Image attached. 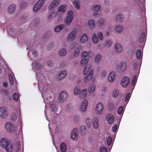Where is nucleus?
Instances as JSON below:
<instances>
[{
	"instance_id": "nucleus-1",
	"label": "nucleus",
	"mask_w": 152,
	"mask_h": 152,
	"mask_svg": "<svg viewBox=\"0 0 152 152\" xmlns=\"http://www.w3.org/2000/svg\"><path fill=\"white\" fill-rule=\"evenodd\" d=\"M68 98V95L66 92L63 91L60 94L58 99L59 102H62L65 101Z\"/></svg>"
},
{
	"instance_id": "nucleus-2",
	"label": "nucleus",
	"mask_w": 152,
	"mask_h": 152,
	"mask_svg": "<svg viewBox=\"0 0 152 152\" xmlns=\"http://www.w3.org/2000/svg\"><path fill=\"white\" fill-rule=\"evenodd\" d=\"M126 63L124 62H122L118 64L117 67V70L119 72H121L124 71L126 68Z\"/></svg>"
},
{
	"instance_id": "nucleus-3",
	"label": "nucleus",
	"mask_w": 152,
	"mask_h": 152,
	"mask_svg": "<svg viewBox=\"0 0 152 152\" xmlns=\"http://www.w3.org/2000/svg\"><path fill=\"white\" fill-rule=\"evenodd\" d=\"M45 2L44 0H39L37 2L33 8V11L37 12L39 9L41 8Z\"/></svg>"
},
{
	"instance_id": "nucleus-4",
	"label": "nucleus",
	"mask_w": 152,
	"mask_h": 152,
	"mask_svg": "<svg viewBox=\"0 0 152 152\" xmlns=\"http://www.w3.org/2000/svg\"><path fill=\"white\" fill-rule=\"evenodd\" d=\"M8 115L7 108L5 107H0V117L2 118H5Z\"/></svg>"
},
{
	"instance_id": "nucleus-5",
	"label": "nucleus",
	"mask_w": 152,
	"mask_h": 152,
	"mask_svg": "<svg viewBox=\"0 0 152 152\" xmlns=\"http://www.w3.org/2000/svg\"><path fill=\"white\" fill-rule=\"evenodd\" d=\"M78 131L77 128H75L72 131L71 134V137L72 140H77L78 138Z\"/></svg>"
},
{
	"instance_id": "nucleus-6",
	"label": "nucleus",
	"mask_w": 152,
	"mask_h": 152,
	"mask_svg": "<svg viewBox=\"0 0 152 152\" xmlns=\"http://www.w3.org/2000/svg\"><path fill=\"white\" fill-rule=\"evenodd\" d=\"M129 83V78L127 77H124L121 80V84L124 87H126Z\"/></svg>"
},
{
	"instance_id": "nucleus-7",
	"label": "nucleus",
	"mask_w": 152,
	"mask_h": 152,
	"mask_svg": "<svg viewBox=\"0 0 152 152\" xmlns=\"http://www.w3.org/2000/svg\"><path fill=\"white\" fill-rule=\"evenodd\" d=\"M5 128L7 132H10L13 131L15 129V127L11 123L7 122L5 124Z\"/></svg>"
},
{
	"instance_id": "nucleus-8",
	"label": "nucleus",
	"mask_w": 152,
	"mask_h": 152,
	"mask_svg": "<svg viewBox=\"0 0 152 152\" xmlns=\"http://www.w3.org/2000/svg\"><path fill=\"white\" fill-rule=\"evenodd\" d=\"M103 109V104L101 103H99L97 105L96 107V110L97 113L99 114L102 113Z\"/></svg>"
},
{
	"instance_id": "nucleus-9",
	"label": "nucleus",
	"mask_w": 152,
	"mask_h": 152,
	"mask_svg": "<svg viewBox=\"0 0 152 152\" xmlns=\"http://www.w3.org/2000/svg\"><path fill=\"white\" fill-rule=\"evenodd\" d=\"M88 103V102L87 100L85 99L83 101L80 105V110L81 111L84 112L86 111L87 106Z\"/></svg>"
},
{
	"instance_id": "nucleus-10",
	"label": "nucleus",
	"mask_w": 152,
	"mask_h": 152,
	"mask_svg": "<svg viewBox=\"0 0 152 152\" xmlns=\"http://www.w3.org/2000/svg\"><path fill=\"white\" fill-rule=\"evenodd\" d=\"M60 2V0H54L50 5L49 9L50 10H52L53 8L57 6Z\"/></svg>"
},
{
	"instance_id": "nucleus-11",
	"label": "nucleus",
	"mask_w": 152,
	"mask_h": 152,
	"mask_svg": "<svg viewBox=\"0 0 152 152\" xmlns=\"http://www.w3.org/2000/svg\"><path fill=\"white\" fill-rule=\"evenodd\" d=\"M106 119L108 123L110 124L113 122L114 118L112 114H108L106 115Z\"/></svg>"
},
{
	"instance_id": "nucleus-12",
	"label": "nucleus",
	"mask_w": 152,
	"mask_h": 152,
	"mask_svg": "<svg viewBox=\"0 0 152 152\" xmlns=\"http://www.w3.org/2000/svg\"><path fill=\"white\" fill-rule=\"evenodd\" d=\"M77 32V30L76 29H74L70 33L68 37V39L69 40H72L74 39L75 37Z\"/></svg>"
},
{
	"instance_id": "nucleus-13",
	"label": "nucleus",
	"mask_w": 152,
	"mask_h": 152,
	"mask_svg": "<svg viewBox=\"0 0 152 152\" xmlns=\"http://www.w3.org/2000/svg\"><path fill=\"white\" fill-rule=\"evenodd\" d=\"M9 141L4 138L1 139L0 140V145L3 148H5Z\"/></svg>"
},
{
	"instance_id": "nucleus-14",
	"label": "nucleus",
	"mask_w": 152,
	"mask_h": 152,
	"mask_svg": "<svg viewBox=\"0 0 152 152\" xmlns=\"http://www.w3.org/2000/svg\"><path fill=\"white\" fill-rule=\"evenodd\" d=\"M16 5L14 4H11L8 7V11L9 13H13L15 11Z\"/></svg>"
},
{
	"instance_id": "nucleus-15",
	"label": "nucleus",
	"mask_w": 152,
	"mask_h": 152,
	"mask_svg": "<svg viewBox=\"0 0 152 152\" xmlns=\"http://www.w3.org/2000/svg\"><path fill=\"white\" fill-rule=\"evenodd\" d=\"M115 74L114 72H112L110 73L108 77V80L109 82H112L115 79Z\"/></svg>"
},
{
	"instance_id": "nucleus-16",
	"label": "nucleus",
	"mask_w": 152,
	"mask_h": 152,
	"mask_svg": "<svg viewBox=\"0 0 152 152\" xmlns=\"http://www.w3.org/2000/svg\"><path fill=\"white\" fill-rule=\"evenodd\" d=\"M67 71L66 70H63L61 71L58 75L59 80H61L64 77L67 75Z\"/></svg>"
},
{
	"instance_id": "nucleus-17",
	"label": "nucleus",
	"mask_w": 152,
	"mask_h": 152,
	"mask_svg": "<svg viewBox=\"0 0 152 152\" xmlns=\"http://www.w3.org/2000/svg\"><path fill=\"white\" fill-rule=\"evenodd\" d=\"M93 73V70L91 69L89 74L84 78V80L86 81H89L91 80L92 77V75Z\"/></svg>"
},
{
	"instance_id": "nucleus-18",
	"label": "nucleus",
	"mask_w": 152,
	"mask_h": 152,
	"mask_svg": "<svg viewBox=\"0 0 152 152\" xmlns=\"http://www.w3.org/2000/svg\"><path fill=\"white\" fill-rule=\"evenodd\" d=\"M91 65L89 64H88L85 66L84 69V70L83 72V74L84 75H86L89 72H91Z\"/></svg>"
},
{
	"instance_id": "nucleus-19",
	"label": "nucleus",
	"mask_w": 152,
	"mask_h": 152,
	"mask_svg": "<svg viewBox=\"0 0 152 152\" xmlns=\"http://www.w3.org/2000/svg\"><path fill=\"white\" fill-rule=\"evenodd\" d=\"M137 1V3L139 5V7L142 9H143L145 6V0H136Z\"/></svg>"
},
{
	"instance_id": "nucleus-20",
	"label": "nucleus",
	"mask_w": 152,
	"mask_h": 152,
	"mask_svg": "<svg viewBox=\"0 0 152 152\" xmlns=\"http://www.w3.org/2000/svg\"><path fill=\"white\" fill-rule=\"evenodd\" d=\"M123 19V15L121 13H120L116 16L115 20L117 22H121Z\"/></svg>"
},
{
	"instance_id": "nucleus-21",
	"label": "nucleus",
	"mask_w": 152,
	"mask_h": 152,
	"mask_svg": "<svg viewBox=\"0 0 152 152\" xmlns=\"http://www.w3.org/2000/svg\"><path fill=\"white\" fill-rule=\"evenodd\" d=\"M8 152H12L13 150V145L9 142L5 148Z\"/></svg>"
},
{
	"instance_id": "nucleus-22",
	"label": "nucleus",
	"mask_w": 152,
	"mask_h": 152,
	"mask_svg": "<svg viewBox=\"0 0 152 152\" xmlns=\"http://www.w3.org/2000/svg\"><path fill=\"white\" fill-rule=\"evenodd\" d=\"M60 148L62 152H66L67 147L66 144L64 142L62 143L60 145Z\"/></svg>"
},
{
	"instance_id": "nucleus-23",
	"label": "nucleus",
	"mask_w": 152,
	"mask_h": 152,
	"mask_svg": "<svg viewBox=\"0 0 152 152\" xmlns=\"http://www.w3.org/2000/svg\"><path fill=\"white\" fill-rule=\"evenodd\" d=\"M88 40V37L87 35L86 34H84L80 40V41L81 43H84L86 42Z\"/></svg>"
},
{
	"instance_id": "nucleus-24",
	"label": "nucleus",
	"mask_w": 152,
	"mask_h": 152,
	"mask_svg": "<svg viewBox=\"0 0 152 152\" xmlns=\"http://www.w3.org/2000/svg\"><path fill=\"white\" fill-rule=\"evenodd\" d=\"M93 125L95 129H97L98 127V119L97 117L94 118Z\"/></svg>"
},
{
	"instance_id": "nucleus-25",
	"label": "nucleus",
	"mask_w": 152,
	"mask_h": 152,
	"mask_svg": "<svg viewBox=\"0 0 152 152\" xmlns=\"http://www.w3.org/2000/svg\"><path fill=\"white\" fill-rule=\"evenodd\" d=\"M64 27V25H61L56 27L54 28V31L56 32H58L60 31L61 30L63 29Z\"/></svg>"
},
{
	"instance_id": "nucleus-26",
	"label": "nucleus",
	"mask_w": 152,
	"mask_h": 152,
	"mask_svg": "<svg viewBox=\"0 0 152 152\" xmlns=\"http://www.w3.org/2000/svg\"><path fill=\"white\" fill-rule=\"evenodd\" d=\"M87 89H84L82 91L80 94L79 96L80 98L83 99L85 98L86 95Z\"/></svg>"
},
{
	"instance_id": "nucleus-27",
	"label": "nucleus",
	"mask_w": 152,
	"mask_h": 152,
	"mask_svg": "<svg viewBox=\"0 0 152 152\" xmlns=\"http://www.w3.org/2000/svg\"><path fill=\"white\" fill-rule=\"evenodd\" d=\"M73 19V17L68 16L66 19V22L68 25H69L72 22Z\"/></svg>"
},
{
	"instance_id": "nucleus-28",
	"label": "nucleus",
	"mask_w": 152,
	"mask_h": 152,
	"mask_svg": "<svg viewBox=\"0 0 152 152\" xmlns=\"http://www.w3.org/2000/svg\"><path fill=\"white\" fill-rule=\"evenodd\" d=\"M88 60L86 58H84L81 60L80 62V65L83 66L86 64L88 62Z\"/></svg>"
},
{
	"instance_id": "nucleus-29",
	"label": "nucleus",
	"mask_w": 152,
	"mask_h": 152,
	"mask_svg": "<svg viewBox=\"0 0 152 152\" xmlns=\"http://www.w3.org/2000/svg\"><path fill=\"white\" fill-rule=\"evenodd\" d=\"M115 48L116 51L120 52L122 50V48L121 45L118 43L116 44L115 46Z\"/></svg>"
},
{
	"instance_id": "nucleus-30",
	"label": "nucleus",
	"mask_w": 152,
	"mask_h": 152,
	"mask_svg": "<svg viewBox=\"0 0 152 152\" xmlns=\"http://www.w3.org/2000/svg\"><path fill=\"white\" fill-rule=\"evenodd\" d=\"M119 93L118 91L116 89H114L112 93V96L114 98L116 97L118 95Z\"/></svg>"
},
{
	"instance_id": "nucleus-31",
	"label": "nucleus",
	"mask_w": 152,
	"mask_h": 152,
	"mask_svg": "<svg viewBox=\"0 0 152 152\" xmlns=\"http://www.w3.org/2000/svg\"><path fill=\"white\" fill-rule=\"evenodd\" d=\"M50 108L52 111H57V106L54 104H51L50 105Z\"/></svg>"
},
{
	"instance_id": "nucleus-32",
	"label": "nucleus",
	"mask_w": 152,
	"mask_h": 152,
	"mask_svg": "<svg viewBox=\"0 0 152 152\" xmlns=\"http://www.w3.org/2000/svg\"><path fill=\"white\" fill-rule=\"evenodd\" d=\"M136 54L137 59L140 60L141 58V51L140 49L137 50Z\"/></svg>"
},
{
	"instance_id": "nucleus-33",
	"label": "nucleus",
	"mask_w": 152,
	"mask_h": 152,
	"mask_svg": "<svg viewBox=\"0 0 152 152\" xmlns=\"http://www.w3.org/2000/svg\"><path fill=\"white\" fill-rule=\"evenodd\" d=\"M95 86L94 85H91L88 88V91L91 93L94 91L95 89Z\"/></svg>"
},
{
	"instance_id": "nucleus-34",
	"label": "nucleus",
	"mask_w": 152,
	"mask_h": 152,
	"mask_svg": "<svg viewBox=\"0 0 152 152\" xmlns=\"http://www.w3.org/2000/svg\"><path fill=\"white\" fill-rule=\"evenodd\" d=\"M73 4L75 7L77 9H79L80 8V3L79 1L76 0L74 1Z\"/></svg>"
},
{
	"instance_id": "nucleus-35",
	"label": "nucleus",
	"mask_w": 152,
	"mask_h": 152,
	"mask_svg": "<svg viewBox=\"0 0 152 152\" xmlns=\"http://www.w3.org/2000/svg\"><path fill=\"white\" fill-rule=\"evenodd\" d=\"M145 36V32H143L141 35L140 39H139V41L140 42H142L144 40Z\"/></svg>"
},
{
	"instance_id": "nucleus-36",
	"label": "nucleus",
	"mask_w": 152,
	"mask_h": 152,
	"mask_svg": "<svg viewBox=\"0 0 152 152\" xmlns=\"http://www.w3.org/2000/svg\"><path fill=\"white\" fill-rule=\"evenodd\" d=\"M123 29L122 26H118L115 27V30L118 33L121 32Z\"/></svg>"
},
{
	"instance_id": "nucleus-37",
	"label": "nucleus",
	"mask_w": 152,
	"mask_h": 152,
	"mask_svg": "<svg viewBox=\"0 0 152 152\" xmlns=\"http://www.w3.org/2000/svg\"><path fill=\"white\" fill-rule=\"evenodd\" d=\"M66 53V49H62L59 52V54L61 56H64Z\"/></svg>"
},
{
	"instance_id": "nucleus-38",
	"label": "nucleus",
	"mask_w": 152,
	"mask_h": 152,
	"mask_svg": "<svg viewBox=\"0 0 152 152\" xmlns=\"http://www.w3.org/2000/svg\"><path fill=\"white\" fill-rule=\"evenodd\" d=\"M100 6L99 5H94L92 7V10L97 11L100 10Z\"/></svg>"
},
{
	"instance_id": "nucleus-39",
	"label": "nucleus",
	"mask_w": 152,
	"mask_h": 152,
	"mask_svg": "<svg viewBox=\"0 0 152 152\" xmlns=\"http://www.w3.org/2000/svg\"><path fill=\"white\" fill-rule=\"evenodd\" d=\"M88 25L91 28H93L94 26V23L93 20H91L88 21Z\"/></svg>"
},
{
	"instance_id": "nucleus-40",
	"label": "nucleus",
	"mask_w": 152,
	"mask_h": 152,
	"mask_svg": "<svg viewBox=\"0 0 152 152\" xmlns=\"http://www.w3.org/2000/svg\"><path fill=\"white\" fill-rule=\"evenodd\" d=\"M92 122V120L89 119V118H86V123L87 124V126L88 128H90L91 126V125Z\"/></svg>"
},
{
	"instance_id": "nucleus-41",
	"label": "nucleus",
	"mask_w": 152,
	"mask_h": 152,
	"mask_svg": "<svg viewBox=\"0 0 152 152\" xmlns=\"http://www.w3.org/2000/svg\"><path fill=\"white\" fill-rule=\"evenodd\" d=\"M92 39L94 42V43H97L98 42V38L95 34H94Z\"/></svg>"
},
{
	"instance_id": "nucleus-42",
	"label": "nucleus",
	"mask_w": 152,
	"mask_h": 152,
	"mask_svg": "<svg viewBox=\"0 0 152 152\" xmlns=\"http://www.w3.org/2000/svg\"><path fill=\"white\" fill-rule=\"evenodd\" d=\"M101 55L100 54H98L95 57V61L96 63H99L101 58Z\"/></svg>"
},
{
	"instance_id": "nucleus-43",
	"label": "nucleus",
	"mask_w": 152,
	"mask_h": 152,
	"mask_svg": "<svg viewBox=\"0 0 152 152\" xmlns=\"http://www.w3.org/2000/svg\"><path fill=\"white\" fill-rule=\"evenodd\" d=\"M137 80V77L136 75H135L131 83L132 85L133 86H135L136 85V81Z\"/></svg>"
},
{
	"instance_id": "nucleus-44",
	"label": "nucleus",
	"mask_w": 152,
	"mask_h": 152,
	"mask_svg": "<svg viewBox=\"0 0 152 152\" xmlns=\"http://www.w3.org/2000/svg\"><path fill=\"white\" fill-rule=\"evenodd\" d=\"M80 87L79 86L75 87L74 91V94L75 95H77L80 93Z\"/></svg>"
},
{
	"instance_id": "nucleus-45",
	"label": "nucleus",
	"mask_w": 152,
	"mask_h": 152,
	"mask_svg": "<svg viewBox=\"0 0 152 152\" xmlns=\"http://www.w3.org/2000/svg\"><path fill=\"white\" fill-rule=\"evenodd\" d=\"M108 108L110 110H112L114 108V105L112 102H110L108 104Z\"/></svg>"
},
{
	"instance_id": "nucleus-46",
	"label": "nucleus",
	"mask_w": 152,
	"mask_h": 152,
	"mask_svg": "<svg viewBox=\"0 0 152 152\" xmlns=\"http://www.w3.org/2000/svg\"><path fill=\"white\" fill-rule=\"evenodd\" d=\"M80 132L82 134H84L86 132V127L85 126H81Z\"/></svg>"
},
{
	"instance_id": "nucleus-47",
	"label": "nucleus",
	"mask_w": 152,
	"mask_h": 152,
	"mask_svg": "<svg viewBox=\"0 0 152 152\" xmlns=\"http://www.w3.org/2000/svg\"><path fill=\"white\" fill-rule=\"evenodd\" d=\"M17 150L16 151H20L21 149V142L20 140L18 141L16 144Z\"/></svg>"
},
{
	"instance_id": "nucleus-48",
	"label": "nucleus",
	"mask_w": 152,
	"mask_h": 152,
	"mask_svg": "<svg viewBox=\"0 0 152 152\" xmlns=\"http://www.w3.org/2000/svg\"><path fill=\"white\" fill-rule=\"evenodd\" d=\"M1 93L6 96H8L9 94V92L7 89L1 90Z\"/></svg>"
},
{
	"instance_id": "nucleus-49",
	"label": "nucleus",
	"mask_w": 152,
	"mask_h": 152,
	"mask_svg": "<svg viewBox=\"0 0 152 152\" xmlns=\"http://www.w3.org/2000/svg\"><path fill=\"white\" fill-rule=\"evenodd\" d=\"M65 6L64 5H62L59 7L58 9V11L59 12H64L65 10Z\"/></svg>"
},
{
	"instance_id": "nucleus-50",
	"label": "nucleus",
	"mask_w": 152,
	"mask_h": 152,
	"mask_svg": "<svg viewBox=\"0 0 152 152\" xmlns=\"http://www.w3.org/2000/svg\"><path fill=\"white\" fill-rule=\"evenodd\" d=\"M12 98L15 101H17L18 100L19 97L17 93H15L13 95Z\"/></svg>"
},
{
	"instance_id": "nucleus-51",
	"label": "nucleus",
	"mask_w": 152,
	"mask_h": 152,
	"mask_svg": "<svg viewBox=\"0 0 152 152\" xmlns=\"http://www.w3.org/2000/svg\"><path fill=\"white\" fill-rule=\"evenodd\" d=\"M11 120L13 121H15L17 119V115L15 113H13L12 115L11 116Z\"/></svg>"
},
{
	"instance_id": "nucleus-52",
	"label": "nucleus",
	"mask_w": 152,
	"mask_h": 152,
	"mask_svg": "<svg viewBox=\"0 0 152 152\" xmlns=\"http://www.w3.org/2000/svg\"><path fill=\"white\" fill-rule=\"evenodd\" d=\"M34 66L37 69H39L41 67V65L40 63L37 62L34 64Z\"/></svg>"
},
{
	"instance_id": "nucleus-53",
	"label": "nucleus",
	"mask_w": 152,
	"mask_h": 152,
	"mask_svg": "<svg viewBox=\"0 0 152 152\" xmlns=\"http://www.w3.org/2000/svg\"><path fill=\"white\" fill-rule=\"evenodd\" d=\"M123 110V107L120 106L118 109L117 112L119 115H120L122 113Z\"/></svg>"
},
{
	"instance_id": "nucleus-54",
	"label": "nucleus",
	"mask_w": 152,
	"mask_h": 152,
	"mask_svg": "<svg viewBox=\"0 0 152 152\" xmlns=\"http://www.w3.org/2000/svg\"><path fill=\"white\" fill-rule=\"evenodd\" d=\"M112 138L110 137H109L107 140V144L108 146L110 145L112 143Z\"/></svg>"
},
{
	"instance_id": "nucleus-55",
	"label": "nucleus",
	"mask_w": 152,
	"mask_h": 152,
	"mask_svg": "<svg viewBox=\"0 0 152 152\" xmlns=\"http://www.w3.org/2000/svg\"><path fill=\"white\" fill-rule=\"evenodd\" d=\"M54 45V44L53 42H51L48 45L47 48L48 50H50L53 47Z\"/></svg>"
},
{
	"instance_id": "nucleus-56",
	"label": "nucleus",
	"mask_w": 152,
	"mask_h": 152,
	"mask_svg": "<svg viewBox=\"0 0 152 152\" xmlns=\"http://www.w3.org/2000/svg\"><path fill=\"white\" fill-rule=\"evenodd\" d=\"M130 98V94L129 93H128L125 96V101L128 102Z\"/></svg>"
},
{
	"instance_id": "nucleus-57",
	"label": "nucleus",
	"mask_w": 152,
	"mask_h": 152,
	"mask_svg": "<svg viewBox=\"0 0 152 152\" xmlns=\"http://www.w3.org/2000/svg\"><path fill=\"white\" fill-rule=\"evenodd\" d=\"M112 42L111 41L109 40H107L105 43V46L107 47H109L112 45Z\"/></svg>"
},
{
	"instance_id": "nucleus-58",
	"label": "nucleus",
	"mask_w": 152,
	"mask_h": 152,
	"mask_svg": "<svg viewBox=\"0 0 152 152\" xmlns=\"http://www.w3.org/2000/svg\"><path fill=\"white\" fill-rule=\"evenodd\" d=\"M9 80L10 83L12 85H13L14 80L13 77L11 75H10V76H9Z\"/></svg>"
},
{
	"instance_id": "nucleus-59",
	"label": "nucleus",
	"mask_w": 152,
	"mask_h": 152,
	"mask_svg": "<svg viewBox=\"0 0 152 152\" xmlns=\"http://www.w3.org/2000/svg\"><path fill=\"white\" fill-rule=\"evenodd\" d=\"M104 20L103 18H101L98 21V23L99 26H102L104 23Z\"/></svg>"
},
{
	"instance_id": "nucleus-60",
	"label": "nucleus",
	"mask_w": 152,
	"mask_h": 152,
	"mask_svg": "<svg viewBox=\"0 0 152 152\" xmlns=\"http://www.w3.org/2000/svg\"><path fill=\"white\" fill-rule=\"evenodd\" d=\"M80 52L78 48H77L74 52V56L76 57L77 56Z\"/></svg>"
},
{
	"instance_id": "nucleus-61",
	"label": "nucleus",
	"mask_w": 152,
	"mask_h": 152,
	"mask_svg": "<svg viewBox=\"0 0 152 152\" xmlns=\"http://www.w3.org/2000/svg\"><path fill=\"white\" fill-rule=\"evenodd\" d=\"M117 129V125L116 124H115L112 127V130L113 132H116Z\"/></svg>"
},
{
	"instance_id": "nucleus-62",
	"label": "nucleus",
	"mask_w": 152,
	"mask_h": 152,
	"mask_svg": "<svg viewBox=\"0 0 152 152\" xmlns=\"http://www.w3.org/2000/svg\"><path fill=\"white\" fill-rule=\"evenodd\" d=\"M98 36L99 37V38L101 40L103 39V35L102 33L100 32H99L98 33Z\"/></svg>"
},
{
	"instance_id": "nucleus-63",
	"label": "nucleus",
	"mask_w": 152,
	"mask_h": 152,
	"mask_svg": "<svg viewBox=\"0 0 152 152\" xmlns=\"http://www.w3.org/2000/svg\"><path fill=\"white\" fill-rule=\"evenodd\" d=\"M100 152H107V149L105 147H102L100 149Z\"/></svg>"
},
{
	"instance_id": "nucleus-64",
	"label": "nucleus",
	"mask_w": 152,
	"mask_h": 152,
	"mask_svg": "<svg viewBox=\"0 0 152 152\" xmlns=\"http://www.w3.org/2000/svg\"><path fill=\"white\" fill-rule=\"evenodd\" d=\"M82 56L84 57V58H86L88 55V53L87 52L84 51L82 52Z\"/></svg>"
}]
</instances>
